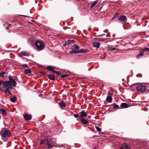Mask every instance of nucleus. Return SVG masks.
<instances>
[{
    "mask_svg": "<svg viewBox=\"0 0 149 149\" xmlns=\"http://www.w3.org/2000/svg\"><path fill=\"white\" fill-rule=\"evenodd\" d=\"M109 93L110 94H111L110 92H109Z\"/></svg>",
    "mask_w": 149,
    "mask_h": 149,
    "instance_id": "obj_46",
    "label": "nucleus"
},
{
    "mask_svg": "<svg viewBox=\"0 0 149 149\" xmlns=\"http://www.w3.org/2000/svg\"><path fill=\"white\" fill-rule=\"evenodd\" d=\"M24 117L26 120H30L31 119L32 116L31 115L25 114L24 115Z\"/></svg>",
    "mask_w": 149,
    "mask_h": 149,
    "instance_id": "obj_10",
    "label": "nucleus"
},
{
    "mask_svg": "<svg viewBox=\"0 0 149 149\" xmlns=\"http://www.w3.org/2000/svg\"><path fill=\"white\" fill-rule=\"evenodd\" d=\"M74 117L76 118H79V115H78V114H74Z\"/></svg>",
    "mask_w": 149,
    "mask_h": 149,
    "instance_id": "obj_34",
    "label": "nucleus"
},
{
    "mask_svg": "<svg viewBox=\"0 0 149 149\" xmlns=\"http://www.w3.org/2000/svg\"><path fill=\"white\" fill-rule=\"evenodd\" d=\"M48 77L51 80H54L55 79L54 76L52 75L49 74L48 75Z\"/></svg>",
    "mask_w": 149,
    "mask_h": 149,
    "instance_id": "obj_18",
    "label": "nucleus"
},
{
    "mask_svg": "<svg viewBox=\"0 0 149 149\" xmlns=\"http://www.w3.org/2000/svg\"><path fill=\"white\" fill-rule=\"evenodd\" d=\"M148 47H149V44L148 45Z\"/></svg>",
    "mask_w": 149,
    "mask_h": 149,
    "instance_id": "obj_45",
    "label": "nucleus"
},
{
    "mask_svg": "<svg viewBox=\"0 0 149 149\" xmlns=\"http://www.w3.org/2000/svg\"><path fill=\"white\" fill-rule=\"evenodd\" d=\"M127 17L123 15L120 16L117 21L118 22L123 24L127 21Z\"/></svg>",
    "mask_w": 149,
    "mask_h": 149,
    "instance_id": "obj_6",
    "label": "nucleus"
},
{
    "mask_svg": "<svg viewBox=\"0 0 149 149\" xmlns=\"http://www.w3.org/2000/svg\"><path fill=\"white\" fill-rule=\"evenodd\" d=\"M74 40H68L65 42L64 45L65 46V45H67L71 43L74 42Z\"/></svg>",
    "mask_w": 149,
    "mask_h": 149,
    "instance_id": "obj_16",
    "label": "nucleus"
},
{
    "mask_svg": "<svg viewBox=\"0 0 149 149\" xmlns=\"http://www.w3.org/2000/svg\"><path fill=\"white\" fill-rule=\"evenodd\" d=\"M8 78L9 80L6 81L8 86V88H7L4 90L3 89L2 90L5 93L8 92L9 93H10V92L9 90V89L12 88L13 87H15L17 83L15 80L13 79L12 76L10 75L8 77Z\"/></svg>",
    "mask_w": 149,
    "mask_h": 149,
    "instance_id": "obj_1",
    "label": "nucleus"
},
{
    "mask_svg": "<svg viewBox=\"0 0 149 149\" xmlns=\"http://www.w3.org/2000/svg\"><path fill=\"white\" fill-rule=\"evenodd\" d=\"M55 68L53 66H48L47 67V69L49 70L50 71H52L53 72H54V71L53 70L55 69Z\"/></svg>",
    "mask_w": 149,
    "mask_h": 149,
    "instance_id": "obj_15",
    "label": "nucleus"
},
{
    "mask_svg": "<svg viewBox=\"0 0 149 149\" xmlns=\"http://www.w3.org/2000/svg\"><path fill=\"white\" fill-rule=\"evenodd\" d=\"M97 0H96V1H94L93 2V3L92 4L90 8H93L94 7H95L96 5V4H97Z\"/></svg>",
    "mask_w": 149,
    "mask_h": 149,
    "instance_id": "obj_22",
    "label": "nucleus"
},
{
    "mask_svg": "<svg viewBox=\"0 0 149 149\" xmlns=\"http://www.w3.org/2000/svg\"><path fill=\"white\" fill-rule=\"evenodd\" d=\"M106 101L108 103H111L112 101V98L111 96L108 95L106 99Z\"/></svg>",
    "mask_w": 149,
    "mask_h": 149,
    "instance_id": "obj_11",
    "label": "nucleus"
},
{
    "mask_svg": "<svg viewBox=\"0 0 149 149\" xmlns=\"http://www.w3.org/2000/svg\"><path fill=\"white\" fill-rule=\"evenodd\" d=\"M35 47L38 51H40L45 47L44 44L43 42L40 40H37L35 43Z\"/></svg>",
    "mask_w": 149,
    "mask_h": 149,
    "instance_id": "obj_2",
    "label": "nucleus"
},
{
    "mask_svg": "<svg viewBox=\"0 0 149 149\" xmlns=\"http://www.w3.org/2000/svg\"><path fill=\"white\" fill-rule=\"evenodd\" d=\"M93 45L95 47L98 48L100 46V43L98 42H95L93 44Z\"/></svg>",
    "mask_w": 149,
    "mask_h": 149,
    "instance_id": "obj_19",
    "label": "nucleus"
},
{
    "mask_svg": "<svg viewBox=\"0 0 149 149\" xmlns=\"http://www.w3.org/2000/svg\"><path fill=\"white\" fill-rule=\"evenodd\" d=\"M95 128H96V129L97 130L98 132H100L101 131V128L98 127V126H95Z\"/></svg>",
    "mask_w": 149,
    "mask_h": 149,
    "instance_id": "obj_31",
    "label": "nucleus"
},
{
    "mask_svg": "<svg viewBox=\"0 0 149 149\" xmlns=\"http://www.w3.org/2000/svg\"><path fill=\"white\" fill-rule=\"evenodd\" d=\"M0 112H1L3 115L5 116L6 115V111L3 109H0Z\"/></svg>",
    "mask_w": 149,
    "mask_h": 149,
    "instance_id": "obj_21",
    "label": "nucleus"
},
{
    "mask_svg": "<svg viewBox=\"0 0 149 149\" xmlns=\"http://www.w3.org/2000/svg\"><path fill=\"white\" fill-rule=\"evenodd\" d=\"M79 118H84L85 117H86L87 116V113L84 112L83 111H81V112L79 114Z\"/></svg>",
    "mask_w": 149,
    "mask_h": 149,
    "instance_id": "obj_8",
    "label": "nucleus"
},
{
    "mask_svg": "<svg viewBox=\"0 0 149 149\" xmlns=\"http://www.w3.org/2000/svg\"><path fill=\"white\" fill-rule=\"evenodd\" d=\"M144 54V50L141 49L140 52V53L139 54L137 55L136 56V57L137 58H139L140 57H141L143 56Z\"/></svg>",
    "mask_w": 149,
    "mask_h": 149,
    "instance_id": "obj_14",
    "label": "nucleus"
},
{
    "mask_svg": "<svg viewBox=\"0 0 149 149\" xmlns=\"http://www.w3.org/2000/svg\"><path fill=\"white\" fill-rule=\"evenodd\" d=\"M68 76V75L67 74H63L61 75V78H63L65 77H66Z\"/></svg>",
    "mask_w": 149,
    "mask_h": 149,
    "instance_id": "obj_33",
    "label": "nucleus"
},
{
    "mask_svg": "<svg viewBox=\"0 0 149 149\" xmlns=\"http://www.w3.org/2000/svg\"><path fill=\"white\" fill-rule=\"evenodd\" d=\"M22 66L25 67L26 68H28V65L27 64H24L22 65Z\"/></svg>",
    "mask_w": 149,
    "mask_h": 149,
    "instance_id": "obj_37",
    "label": "nucleus"
},
{
    "mask_svg": "<svg viewBox=\"0 0 149 149\" xmlns=\"http://www.w3.org/2000/svg\"><path fill=\"white\" fill-rule=\"evenodd\" d=\"M46 143L48 146V149L53 148L55 144V142L53 141L51 138L48 139V137L47 139H46Z\"/></svg>",
    "mask_w": 149,
    "mask_h": 149,
    "instance_id": "obj_4",
    "label": "nucleus"
},
{
    "mask_svg": "<svg viewBox=\"0 0 149 149\" xmlns=\"http://www.w3.org/2000/svg\"><path fill=\"white\" fill-rule=\"evenodd\" d=\"M40 144H46V139L45 140H41L40 141Z\"/></svg>",
    "mask_w": 149,
    "mask_h": 149,
    "instance_id": "obj_28",
    "label": "nucleus"
},
{
    "mask_svg": "<svg viewBox=\"0 0 149 149\" xmlns=\"http://www.w3.org/2000/svg\"><path fill=\"white\" fill-rule=\"evenodd\" d=\"M123 27L124 29H125V28L123 26Z\"/></svg>",
    "mask_w": 149,
    "mask_h": 149,
    "instance_id": "obj_44",
    "label": "nucleus"
},
{
    "mask_svg": "<svg viewBox=\"0 0 149 149\" xmlns=\"http://www.w3.org/2000/svg\"><path fill=\"white\" fill-rule=\"evenodd\" d=\"M116 49L115 48L113 47H110L109 48V49L110 50L113 51L115 50Z\"/></svg>",
    "mask_w": 149,
    "mask_h": 149,
    "instance_id": "obj_35",
    "label": "nucleus"
},
{
    "mask_svg": "<svg viewBox=\"0 0 149 149\" xmlns=\"http://www.w3.org/2000/svg\"><path fill=\"white\" fill-rule=\"evenodd\" d=\"M102 8V7L100 8V9L99 10V11H100L101 9Z\"/></svg>",
    "mask_w": 149,
    "mask_h": 149,
    "instance_id": "obj_41",
    "label": "nucleus"
},
{
    "mask_svg": "<svg viewBox=\"0 0 149 149\" xmlns=\"http://www.w3.org/2000/svg\"><path fill=\"white\" fill-rule=\"evenodd\" d=\"M31 72V70L30 69H25L24 71V73L25 74H28L30 73Z\"/></svg>",
    "mask_w": 149,
    "mask_h": 149,
    "instance_id": "obj_20",
    "label": "nucleus"
},
{
    "mask_svg": "<svg viewBox=\"0 0 149 149\" xmlns=\"http://www.w3.org/2000/svg\"><path fill=\"white\" fill-rule=\"evenodd\" d=\"M144 50L149 52V48L147 47H145L144 48Z\"/></svg>",
    "mask_w": 149,
    "mask_h": 149,
    "instance_id": "obj_36",
    "label": "nucleus"
},
{
    "mask_svg": "<svg viewBox=\"0 0 149 149\" xmlns=\"http://www.w3.org/2000/svg\"><path fill=\"white\" fill-rule=\"evenodd\" d=\"M19 54L21 56H29L28 54L25 51H22L21 52L19 53Z\"/></svg>",
    "mask_w": 149,
    "mask_h": 149,
    "instance_id": "obj_17",
    "label": "nucleus"
},
{
    "mask_svg": "<svg viewBox=\"0 0 149 149\" xmlns=\"http://www.w3.org/2000/svg\"><path fill=\"white\" fill-rule=\"evenodd\" d=\"M22 15L23 16H24L25 17H28V16H26V15Z\"/></svg>",
    "mask_w": 149,
    "mask_h": 149,
    "instance_id": "obj_39",
    "label": "nucleus"
},
{
    "mask_svg": "<svg viewBox=\"0 0 149 149\" xmlns=\"http://www.w3.org/2000/svg\"><path fill=\"white\" fill-rule=\"evenodd\" d=\"M73 47L75 48L74 49H79V47L76 44H74L73 45Z\"/></svg>",
    "mask_w": 149,
    "mask_h": 149,
    "instance_id": "obj_26",
    "label": "nucleus"
},
{
    "mask_svg": "<svg viewBox=\"0 0 149 149\" xmlns=\"http://www.w3.org/2000/svg\"><path fill=\"white\" fill-rule=\"evenodd\" d=\"M91 28H89L88 29V30L89 31H90L91 30Z\"/></svg>",
    "mask_w": 149,
    "mask_h": 149,
    "instance_id": "obj_40",
    "label": "nucleus"
},
{
    "mask_svg": "<svg viewBox=\"0 0 149 149\" xmlns=\"http://www.w3.org/2000/svg\"><path fill=\"white\" fill-rule=\"evenodd\" d=\"M60 106L61 107H65L66 106L65 103L64 102H62L60 103Z\"/></svg>",
    "mask_w": 149,
    "mask_h": 149,
    "instance_id": "obj_25",
    "label": "nucleus"
},
{
    "mask_svg": "<svg viewBox=\"0 0 149 149\" xmlns=\"http://www.w3.org/2000/svg\"><path fill=\"white\" fill-rule=\"evenodd\" d=\"M135 84H132V86H134V85H135Z\"/></svg>",
    "mask_w": 149,
    "mask_h": 149,
    "instance_id": "obj_38",
    "label": "nucleus"
},
{
    "mask_svg": "<svg viewBox=\"0 0 149 149\" xmlns=\"http://www.w3.org/2000/svg\"><path fill=\"white\" fill-rule=\"evenodd\" d=\"M136 90L140 92H143L146 91L149 93V86H146L144 85H139L137 86Z\"/></svg>",
    "mask_w": 149,
    "mask_h": 149,
    "instance_id": "obj_3",
    "label": "nucleus"
},
{
    "mask_svg": "<svg viewBox=\"0 0 149 149\" xmlns=\"http://www.w3.org/2000/svg\"><path fill=\"white\" fill-rule=\"evenodd\" d=\"M120 106L124 108H127L129 107V105L126 103H122L121 104Z\"/></svg>",
    "mask_w": 149,
    "mask_h": 149,
    "instance_id": "obj_13",
    "label": "nucleus"
},
{
    "mask_svg": "<svg viewBox=\"0 0 149 149\" xmlns=\"http://www.w3.org/2000/svg\"><path fill=\"white\" fill-rule=\"evenodd\" d=\"M80 121L84 125H86L88 123V121L84 118H81Z\"/></svg>",
    "mask_w": 149,
    "mask_h": 149,
    "instance_id": "obj_12",
    "label": "nucleus"
},
{
    "mask_svg": "<svg viewBox=\"0 0 149 149\" xmlns=\"http://www.w3.org/2000/svg\"><path fill=\"white\" fill-rule=\"evenodd\" d=\"M123 146L126 149H130V147L128 146L127 143H125L123 144Z\"/></svg>",
    "mask_w": 149,
    "mask_h": 149,
    "instance_id": "obj_23",
    "label": "nucleus"
},
{
    "mask_svg": "<svg viewBox=\"0 0 149 149\" xmlns=\"http://www.w3.org/2000/svg\"><path fill=\"white\" fill-rule=\"evenodd\" d=\"M118 15V13H116L113 16L112 18L111 19V20H113L114 18H115Z\"/></svg>",
    "mask_w": 149,
    "mask_h": 149,
    "instance_id": "obj_30",
    "label": "nucleus"
},
{
    "mask_svg": "<svg viewBox=\"0 0 149 149\" xmlns=\"http://www.w3.org/2000/svg\"><path fill=\"white\" fill-rule=\"evenodd\" d=\"M3 136L4 138L10 137L11 136L10 131L8 130H5L3 132Z\"/></svg>",
    "mask_w": 149,
    "mask_h": 149,
    "instance_id": "obj_7",
    "label": "nucleus"
},
{
    "mask_svg": "<svg viewBox=\"0 0 149 149\" xmlns=\"http://www.w3.org/2000/svg\"><path fill=\"white\" fill-rule=\"evenodd\" d=\"M118 107H119V106L118 105L114 104L113 105V109H118Z\"/></svg>",
    "mask_w": 149,
    "mask_h": 149,
    "instance_id": "obj_29",
    "label": "nucleus"
},
{
    "mask_svg": "<svg viewBox=\"0 0 149 149\" xmlns=\"http://www.w3.org/2000/svg\"><path fill=\"white\" fill-rule=\"evenodd\" d=\"M88 50L85 49H81L78 50H75L74 49H72V51L70 52V53L72 54V53L77 54L79 53H84L88 52Z\"/></svg>",
    "mask_w": 149,
    "mask_h": 149,
    "instance_id": "obj_5",
    "label": "nucleus"
},
{
    "mask_svg": "<svg viewBox=\"0 0 149 149\" xmlns=\"http://www.w3.org/2000/svg\"><path fill=\"white\" fill-rule=\"evenodd\" d=\"M2 85L5 89L4 90L8 88V86L6 81H4L2 80H0V86Z\"/></svg>",
    "mask_w": 149,
    "mask_h": 149,
    "instance_id": "obj_9",
    "label": "nucleus"
},
{
    "mask_svg": "<svg viewBox=\"0 0 149 149\" xmlns=\"http://www.w3.org/2000/svg\"><path fill=\"white\" fill-rule=\"evenodd\" d=\"M105 35V34H102V35H99V36H103V35Z\"/></svg>",
    "mask_w": 149,
    "mask_h": 149,
    "instance_id": "obj_42",
    "label": "nucleus"
},
{
    "mask_svg": "<svg viewBox=\"0 0 149 149\" xmlns=\"http://www.w3.org/2000/svg\"><path fill=\"white\" fill-rule=\"evenodd\" d=\"M6 73V72H1L0 73V76L3 77H4V75Z\"/></svg>",
    "mask_w": 149,
    "mask_h": 149,
    "instance_id": "obj_27",
    "label": "nucleus"
},
{
    "mask_svg": "<svg viewBox=\"0 0 149 149\" xmlns=\"http://www.w3.org/2000/svg\"><path fill=\"white\" fill-rule=\"evenodd\" d=\"M54 72L55 73H56V74L57 75H59V76H60L61 75V73L60 72H57V71H54Z\"/></svg>",
    "mask_w": 149,
    "mask_h": 149,
    "instance_id": "obj_32",
    "label": "nucleus"
},
{
    "mask_svg": "<svg viewBox=\"0 0 149 149\" xmlns=\"http://www.w3.org/2000/svg\"><path fill=\"white\" fill-rule=\"evenodd\" d=\"M16 98L15 96H13L10 98V101L12 102H15L16 100Z\"/></svg>",
    "mask_w": 149,
    "mask_h": 149,
    "instance_id": "obj_24",
    "label": "nucleus"
},
{
    "mask_svg": "<svg viewBox=\"0 0 149 149\" xmlns=\"http://www.w3.org/2000/svg\"><path fill=\"white\" fill-rule=\"evenodd\" d=\"M120 149H123V147H122L120 148Z\"/></svg>",
    "mask_w": 149,
    "mask_h": 149,
    "instance_id": "obj_43",
    "label": "nucleus"
}]
</instances>
